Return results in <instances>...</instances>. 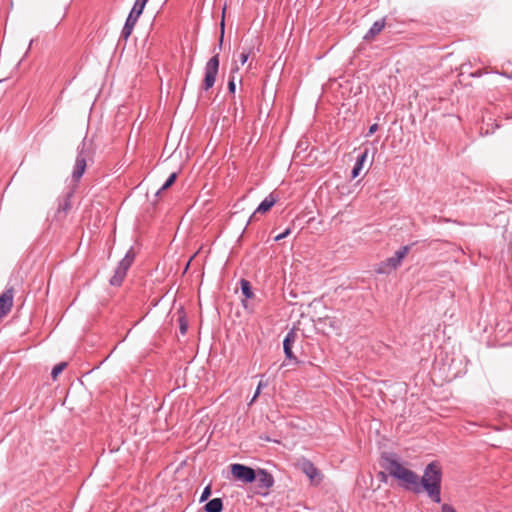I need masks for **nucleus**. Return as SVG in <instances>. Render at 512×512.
I'll list each match as a JSON object with an SVG mask.
<instances>
[{
  "label": "nucleus",
  "mask_w": 512,
  "mask_h": 512,
  "mask_svg": "<svg viewBox=\"0 0 512 512\" xmlns=\"http://www.w3.org/2000/svg\"><path fill=\"white\" fill-rule=\"evenodd\" d=\"M13 298V288L6 289L2 294H0V319L11 311Z\"/></svg>",
  "instance_id": "obj_9"
},
{
  "label": "nucleus",
  "mask_w": 512,
  "mask_h": 512,
  "mask_svg": "<svg viewBox=\"0 0 512 512\" xmlns=\"http://www.w3.org/2000/svg\"><path fill=\"white\" fill-rule=\"evenodd\" d=\"M278 198L273 193H270L256 208L254 213L250 216L248 220V224L256 219V215L258 213H266L268 212L274 204L277 202Z\"/></svg>",
  "instance_id": "obj_10"
},
{
  "label": "nucleus",
  "mask_w": 512,
  "mask_h": 512,
  "mask_svg": "<svg viewBox=\"0 0 512 512\" xmlns=\"http://www.w3.org/2000/svg\"><path fill=\"white\" fill-rule=\"evenodd\" d=\"M291 233V229L290 228H287L284 232L278 234L276 237H275V241H280L284 238H286L289 234Z\"/></svg>",
  "instance_id": "obj_30"
},
{
  "label": "nucleus",
  "mask_w": 512,
  "mask_h": 512,
  "mask_svg": "<svg viewBox=\"0 0 512 512\" xmlns=\"http://www.w3.org/2000/svg\"><path fill=\"white\" fill-rule=\"evenodd\" d=\"M211 493H212L211 485H207V486L203 489V491H202V493H201V496H200L199 501H200L201 503H202V502H205V501L210 497Z\"/></svg>",
  "instance_id": "obj_22"
},
{
  "label": "nucleus",
  "mask_w": 512,
  "mask_h": 512,
  "mask_svg": "<svg viewBox=\"0 0 512 512\" xmlns=\"http://www.w3.org/2000/svg\"><path fill=\"white\" fill-rule=\"evenodd\" d=\"M213 53L214 55L208 60L204 69L205 74L201 84L204 91H208L214 86L219 71V51L214 48Z\"/></svg>",
  "instance_id": "obj_3"
},
{
  "label": "nucleus",
  "mask_w": 512,
  "mask_h": 512,
  "mask_svg": "<svg viewBox=\"0 0 512 512\" xmlns=\"http://www.w3.org/2000/svg\"><path fill=\"white\" fill-rule=\"evenodd\" d=\"M230 472L234 479L245 484L253 483L257 478L255 469L240 463L231 464Z\"/></svg>",
  "instance_id": "obj_5"
},
{
  "label": "nucleus",
  "mask_w": 512,
  "mask_h": 512,
  "mask_svg": "<svg viewBox=\"0 0 512 512\" xmlns=\"http://www.w3.org/2000/svg\"><path fill=\"white\" fill-rule=\"evenodd\" d=\"M380 466L395 478L405 490L415 494L425 492L434 503L441 502L442 467L438 461L426 465L422 477L416 472L404 467L398 456L392 452H383L380 456Z\"/></svg>",
  "instance_id": "obj_1"
},
{
  "label": "nucleus",
  "mask_w": 512,
  "mask_h": 512,
  "mask_svg": "<svg viewBox=\"0 0 512 512\" xmlns=\"http://www.w3.org/2000/svg\"><path fill=\"white\" fill-rule=\"evenodd\" d=\"M374 271L377 274H390L392 272L391 268L386 264L385 260L377 264Z\"/></svg>",
  "instance_id": "obj_20"
},
{
  "label": "nucleus",
  "mask_w": 512,
  "mask_h": 512,
  "mask_svg": "<svg viewBox=\"0 0 512 512\" xmlns=\"http://www.w3.org/2000/svg\"><path fill=\"white\" fill-rule=\"evenodd\" d=\"M224 508L221 498H213L209 500L203 507L204 512H222Z\"/></svg>",
  "instance_id": "obj_14"
},
{
  "label": "nucleus",
  "mask_w": 512,
  "mask_h": 512,
  "mask_svg": "<svg viewBox=\"0 0 512 512\" xmlns=\"http://www.w3.org/2000/svg\"><path fill=\"white\" fill-rule=\"evenodd\" d=\"M305 472L311 479H313L318 471L317 468L314 467L312 463H309L308 469H306Z\"/></svg>",
  "instance_id": "obj_26"
},
{
  "label": "nucleus",
  "mask_w": 512,
  "mask_h": 512,
  "mask_svg": "<svg viewBox=\"0 0 512 512\" xmlns=\"http://www.w3.org/2000/svg\"><path fill=\"white\" fill-rule=\"evenodd\" d=\"M368 156V149H364V151L357 157L354 167L351 171V178L355 179L359 176L360 172L363 169L364 163Z\"/></svg>",
  "instance_id": "obj_12"
},
{
  "label": "nucleus",
  "mask_w": 512,
  "mask_h": 512,
  "mask_svg": "<svg viewBox=\"0 0 512 512\" xmlns=\"http://www.w3.org/2000/svg\"><path fill=\"white\" fill-rule=\"evenodd\" d=\"M133 28L134 27H132V26L124 24L122 31H121V38H123L124 40H127L130 37V35L133 31Z\"/></svg>",
  "instance_id": "obj_21"
},
{
  "label": "nucleus",
  "mask_w": 512,
  "mask_h": 512,
  "mask_svg": "<svg viewBox=\"0 0 512 512\" xmlns=\"http://www.w3.org/2000/svg\"><path fill=\"white\" fill-rule=\"evenodd\" d=\"M89 157V150L87 148L86 139L84 138L77 148V156L72 172V181L78 183L83 176L87 167V158Z\"/></svg>",
  "instance_id": "obj_4"
},
{
  "label": "nucleus",
  "mask_w": 512,
  "mask_h": 512,
  "mask_svg": "<svg viewBox=\"0 0 512 512\" xmlns=\"http://www.w3.org/2000/svg\"><path fill=\"white\" fill-rule=\"evenodd\" d=\"M257 478L255 482L257 483L258 494L267 495L268 490L274 485V477L273 475L265 469H257L256 470Z\"/></svg>",
  "instance_id": "obj_6"
},
{
  "label": "nucleus",
  "mask_w": 512,
  "mask_h": 512,
  "mask_svg": "<svg viewBox=\"0 0 512 512\" xmlns=\"http://www.w3.org/2000/svg\"><path fill=\"white\" fill-rule=\"evenodd\" d=\"M385 261L392 271L396 270L400 266L399 262L395 260L394 256L387 258Z\"/></svg>",
  "instance_id": "obj_23"
},
{
  "label": "nucleus",
  "mask_w": 512,
  "mask_h": 512,
  "mask_svg": "<svg viewBox=\"0 0 512 512\" xmlns=\"http://www.w3.org/2000/svg\"><path fill=\"white\" fill-rule=\"evenodd\" d=\"M385 25V18L375 21L368 30V32L365 34L363 39L366 41L374 39L385 28Z\"/></svg>",
  "instance_id": "obj_11"
},
{
  "label": "nucleus",
  "mask_w": 512,
  "mask_h": 512,
  "mask_svg": "<svg viewBox=\"0 0 512 512\" xmlns=\"http://www.w3.org/2000/svg\"><path fill=\"white\" fill-rule=\"evenodd\" d=\"M74 192V189H70L63 196L59 197L58 208L55 213L56 220H64L72 209V198L74 196Z\"/></svg>",
  "instance_id": "obj_7"
},
{
  "label": "nucleus",
  "mask_w": 512,
  "mask_h": 512,
  "mask_svg": "<svg viewBox=\"0 0 512 512\" xmlns=\"http://www.w3.org/2000/svg\"><path fill=\"white\" fill-rule=\"evenodd\" d=\"M240 287H241V292H242L243 296L245 297V299L242 300V304H243L244 308H247L246 300L252 299L255 296L253 289H252V285L248 280L241 279Z\"/></svg>",
  "instance_id": "obj_13"
},
{
  "label": "nucleus",
  "mask_w": 512,
  "mask_h": 512,
  "mask_svg": "<svg viewBox=\"0 0 512 512\" xmlns=\"http://www.w3.org/2000/svg\"><path fill=\"white\" fill-rule=\"evenodd\" d=\"M441 511L442 512H457L452 505L447 504V503L442 505Z\"/></svg>",
  "instance_id": "obj_31"
},
{
  "label": "nucleus",
  "mask_w": 512,
  "mask_h": 512,
  "mask_svg": "<svg viewBox=\"0 0 512 512\" xmlns=\"http://www.w3.org/2000/svg\"><path fill=\"white\" fill-rule=\"evenodd\" d=\"M136 258V252L133 247L126 252L125 256L120 260L117 267L114 270L113 276L109 280V284L114 287L122 285L128 270L132 266Z\"/></svg>",
  "instance_id": "obj_2"
},
{
  "label": "nucleus",
  "mask_w": 512,
  "mask_h": 512,
  "mask_svg": "<svg viewBox=\"0 0 512 512\" xmlns=\"http://www.w3.org/2000/svg\"><path fill=\"white\" fill-rule=\"evenodd\" d=\"M148 0H135V3L130 11L131 14L140 17L143 13L146 3Z\"/></svg>",
  "instance_id": "obj_17"
},
{
  "label": "nucleus",
  "mask_w": 512,
  "mask_h": 512,
  "mask_svg": "<svg viewBox=\"0 0 512 512\" xmlns=\"http://www.w3.org/2000/svg\"><path fill=\"white\" fill-rule=\"evenodd\" d=\"M387 471H380L378 474H377V477L378 479L381 481V482H386L387 481Z\"/></svg>",
  "instance_id": "obj_33"
},
{
  "label": "nucleus",
  "mask_w": 512,
  "mask_h": 512,
  "mask_svg": "<svg viewBox=\"0 0 512 512\" xmlns=\"http://www.w3.org/2000/svg\"><path fill=\"white\" fill-rule=\"evenodd\" d=\"M220 25H221V34H220L219 41H218V49L219 50L222 49L223 39H224V29H225L224 16L222 17Z\"/></svg>",
  "instance_id": "obj_24"
},
{
  "label": "nucleus",
  "mask_w": 512,
  "mask_h": 512,
  "mask_svg": "<svg viewBox=\"0 0 512 512\" xmlns=\"http://www.w3.org/2000/svg\"><path fill=\"white\" fill-rule=\"evenodd\" d=\"M249 56H250V50H247V51H246V50H244V51H242V52L240 53V56H239L240 63H241L242 65H244V64L247 62V60H248Z\"/></svg>",
  "instance_id": "obj_27"
},
{
  "label": "nucleus",
  "mask_w": 512,
  "mask_h": 512,
  "mask_svg": "<svg viewBox=\"0 0 512 512\" xmlns=\"http://www.w3.org/2000/svg\"><path fill=\"white\" fill-rule=\"evenodd\" d=\"M178 322H179V330L182 335H185L188 330V321L186 318V314L183 308L178 310Z\"/></svg>",
  "instance_id": "obj_15"
},
{
  "label": "nucleus",
  "mask_w": 512,
  "mask_h": 512,
  "mask_svg": "<svg viewBox=\"0 0 512 512\" xmlns=\"http://www.w3.org/2000/svg\"><path fill=\"white\" fill-rule=\"evenodd\" d=\"M67 367L66 362H60L56 364L51 371V377L53 380H56L58 376L62 373V371Z\"/></svg>",
  "instance_id": "obj_19"
},
{
  "label": "nucleus",
  "mask_w": 512,
  "mask_h": 512,
  "mask_svg": "<svg viewBox=\"0 0 512 512\" xmlns=\"http://www.w3.org/2000/svg\"><path fill=\"white\" fill-rule=\"evenodd\" d=\"M296 339H297L296 329L292 328V329H290L287 332L286 336L284 337V340H283V351H284V354H285V358L287 360H290V361H293L296 364H299L300 361L297 359V357L295 356V354H294V352L292 350L293 345L296 342Z\"/></svg>",
  "instance_id": "obj_8"
},
{
  "label": "nucleus",
  "mask_w": 512,
  "mask_h": 512,
  "mask_svg": "<svg viewBox=\"0 0 512 512\" xmlns=\"http://www.w3.org/2000/svg\"><path fill=\"white\" fill-rule=\"evenodd\" d=\"M265 386H266V383H263L262 381H260V382H259V384H258V386H257V389H256V391H255V394H254V396H253V398H252L251 402H253V401H255V400H256V398L259 396V394H260V392H261V389H262L263 387H265Z\"/></svg>",
  "instance_id": "obj_29"
},
{
  "label": "nucleus",
  "mask_w": 512,
  "mask_h": 512,
  "mask_svg": "<svg viewBox=\"0 0 512 512\" xmlns=\"http://www.w3.org/2000/svg\"><path fill=\"white\" fill-rule=\"evenodd\" d=\"M378 124L374 123L369 127L368 133L366 134L367 137L373 135L378 130Z\"/></svg>",
  "instance_id": "obj_32"
},
{
  "label": "nucleus",
  "mask_w": 512,
  "mask_h": 512,
  "mask_svg": "<svg viewBox=\"0 0 512 512\" xmlns=\"http://www.w3.org/2000/svg\"><path fill=\"white\" fill-rule=\"evenodd\" d=\"M138 18L139 17L129 13V15L125 21V24L134 27L138 21Z\"/></svg>",
  "instance_id": "obj_25"
},
{
  "label": "nucleus",
  "mask_w": 512,
  "mask_h": 512,
  "mask_svg": "<svg viewBox=\"0 0 512 512\" xmlns=\"http://www.w3.org/2000/svg\"><path fill=\"white\" fill-rule=\"evenodd\" d=\"M177 177H178L177 172L171 173L170 176L165 181V183L161 186V188H159L157 190V192L155 193V196H159L163 191L169 189L175 183V181L177 180Z\"/></svg>",
  "instance_id": "obj_16"
},
{
  "label": "nucleus",
  "mask_w": 512,
  "mask_h": 512,
  "mask_svg": "<svg viewBox=\"0 0 512 512\" xmlns=\"http://www.w3.org/2000/svg\"><path fill=\"white\" fill-rule=\"evenodd\" d=\"M235 91H236V84H235V80H234V77H232L229 81H228V92L230 94H235Z\"/></svg>",
  "instance_id": "obj_28"
},
{
  "label": "nucleus",
  "mask_w": 512,
  "mask_h": 512,
  "mask_svg": "<svg viewBox=\"0 0 512 512\" xmlns=\"http://www.w3.org/2000/svg\"><path fill=\"white\" fill-rule=\"evenodd\" d=\"M411 249V245L402 246L398 251L395 252L394 258L401 265L403 259Z\"/></svg>",
  "instance_id": "obj_18"
}]
</instances>
